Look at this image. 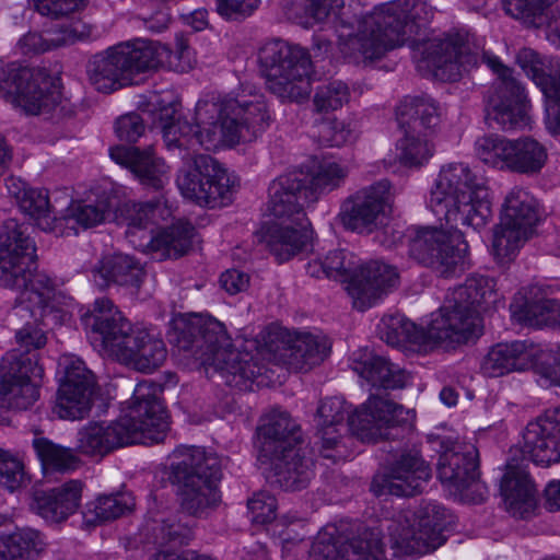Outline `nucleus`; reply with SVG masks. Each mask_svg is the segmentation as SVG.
<instances>
[{"instance_id": "f257e3e1", "label": "nucleus", "mask_w": 560, "mask_h": 560, "mask_svg": "<svg viewBox=\"0 0 560 560\" xmlns=\"http://www.w3.org/2000/svg\"><path fill=\"white\" fill-rule=\"evenodd\" d=\"M429 207L447 230L417 228L409 236V257L432 268L442 277L464 270L467 243L460 228H483L492 217L485 180L463 163H451L440 171L431 190Z\"/></svg>"}, {"instance_id": "f03ea898", "label": "nucleus", "mask_w": 560, "mask_h": 560, "mask_svg": "<svg viewBox=\"0 0 560 560\" xmlns=\"http://www.w3.org/2000/svg\"><path fill=\"white\" fill-rule=\"evenodd\" d=\"M418 62L428 68L435 77L447 81H457L463 73L469 72L479 61L485 62L498 77L486 94V119L503 130L523 128L528 124L527 100L524 88L512 75V69L493 55L471 47L459 34L433 37L425 40H411Z\"/></svg>"}, {"instance_id": "7ed1b4c3", "label": "nucleus", "mask_w": 560, "mask_h": 560, "mask_svg": "<svg viewBox=\"0 0 560 560\" xmlns=\"http://www.w3.org/2000/svg\"><path fill=\"white\" fill-rule=\"evenodd\" d=\"M495 300L493 279L472 276L447 294L444 304L432 315L427 328L396 314L382 318L378 332L381 339L389 346L409 342L425 351L443 343H466L481 335L480 310Z\"/></svg>"}, {"instance_id": "20e7f679", "label": "nucleus", "mask_w": 560, "mask_h": 560, "mask_svg": "<svg viewBox=\"0 0 560 560\" xmlns=\"http://www.w3.org/2000/svg\"><path fill=\"white\" fill-rule=\"evenodd\" d=\"M433 16L434 9L425 0H395L358 20L357 33L341 19L340 52L354 63L380 59L419 34Z\"/></svg>"}, {"instance_id": "39448f33", "label": "nucleus", "mask_w": 560, "mask_h": 560, "mask_svg": "<svg viewBox=\"0 0 560 560\" xmlns=\"http://www.w3.org/2000/svg\"><path fill=\"white\" fill-rule=\"evenodd\" d=\"M348 417L349 431L362 442L396 440L411 425L413 411L385 397L371 394L369 399L351 415L341 397H329L320 401L316 411L317 434L323 457L336 459L342 456L340 428Z\"/></svg>"}, {"instance_id": "423d86ee", "label": "nucleus", "mask_w": 560, "mask_h": 560, "mask_svg": "<svg viewBox=\"0 0 560 560\" xmlns=\"http://www.w3.org/2000/svg\"><path fill=\"white\" fill-rule=\"evenodd\" d=\"M160 387L139 383L127 412L118 420L103 425L90 423L78 432L77 451L84 455L104 456L129 444L162 442L168 430L165 408L158 397Z\"/></svg>"}, {"instance_id": "0eeeda50", "label": "nucleus", "mask_w": 560, "mask_h": 560, "mask_svg": "<svg viewBox=\"0 0 560 560\" xmlns=\"http://www.w3.org/2000/svg\"><path fill=\"white\" fill-rule=\"evenodd\" d=\"M196 126L186 120L165 125L161 130L168 150H178L182 166L176 184L182 195L199 206L217 208L226 206L232 200V186L228 170L215 158L191 152L196 144L203 147L199 137L201 130L195 110Z\"/></svg>"}, {"instance_id": "6e6552de", "label": "nucleus", "mask_w": 560, "mask_h": 560, "mask_svg": "<svg viewBox=\"0 0 560 560\" xmlns=\"http://www.w3.org/2000/svg\"><path fill=\"white\" fill-rule=\"evenodd\" d=\"M168 341L205 366H212L229 386L243 387L255 377V365L242 360L224 324L209 315H178L171 322Z\"/></svg>"}, {"instance_id": "1a4fd4ad", "label": "nucleus", "mask_w": 560, "mask_h": 560, "mask_svg": "<svg viewBox=\"0 0 560 560\" xmlns=\"http://www.w3.org/2000/svg\"><path fill=\"white\" fill-rule=\"evenodd\" d=\"M510 453L500 490L511 515L526 518L536 508V489L527 463L548 466L560 460V435L547 411L527 424L522 446L512 447Z\"/></svg>"}, {"instance_id": "9d476101", "label": "nucleus", "mask_w": 560, "mask_h": 560, "mask_svg": "<svg viewBox=\"0 0 560 560\" xmlns=\"http://www.w3.org/2000/svg\"><path fill=\"white\" fill-rule=\"evenodd\" d=\"M254 101L226 98L197 103L199 137L206 150L233 147L252 141L267 126L269 114L260 96Z\"/></svg>"}, {"instance_id": "9b49d317", "label": "nucleus", "mask_w": 560, "mask_h": 560, "mask_svg": "<svg viewBox=\"0 0 560 560\" xmlns=\"http://www.w3.org/2000/svg\"><path fill=\"white\" fill-rule=\"evenodd\" d=\"M170 480L179 486L180 508L192 516H201L218 506L222 478L219 457L199 447H180L173 452Z\"/></svg>"}, {"instance_id": "f8f14e48", "label": "nucleus", "mask_w": 560, "mask_h": 560, "mask_svg": "<svg viewBox=\"0 0 560 560\" xmlns=\"http://www.w3.org/2000/svg\"><path fill=\"white\" fill-rule=\"evenodd\" d=\"M326 278L347 282V291L353 306L363 312L376 304L399 284L395 267L381 261L358 265L352 255L342 249L329 252L323 259Z\"/></svg>"}, {"instance_id": "ddd939ff", "label": "nucleus", "mask_w": 560, "mask_h": 560, "mask_svg": "<svg viewBox=\"0 0 560 560\" xmlns=\"http://www.w3.org/2000/svg\"><path fill=\"white\" fill-rule=\"evenodd\" d=\"M259 62L272 94L283 102L302 103L308 98L312 61L305 49L273 39L260 48Z\"/></svg>"}, {"instance_id": "4468645a", "label": "nucleus", "mask_w": 560, "mask_h": 560, "mask_svg": "<svg viewBox=\"0 0 560 560\" xmlns=\"http://www.w3.org/2000/svg\"><path fill=\"white\" fill-rule=\"evenodd\" d=\"M349 174L347 166L336 162H323L313 173L302 171L280 175L269 186L271 208L276 214L296 213L303 220L305 203H314L337 188Z\"/></svg>"}, {"instance_id": "2eb2a0df", "label": "nucleus", "mask_w": 560, "mask_h": 560, "mask_svg": "<svg viewBox=\"0 0 560 560\" xmlns=\"http://www.w3.org/2000/svg\"><path fill=\"white\" fill-rule=\"evenodd\" d=\"M154 58L144 39L121 43L93 56L88 74L97 91L110 93L131 84L136 74L152 70Z\"/></svg>"}, {"instance_id": "dca6fc26", "label": "nucleus", "mask_w": 560, "mask_h": 560, "mask_svg": "<svg viewBox=\"0 0 560 560\" xmlns=\"http://www.w3.org/2000/svg\"><path fill=\"white\" fill-rule=\"evenodd\" d=\"M163 205L159 199L133 205V214L130 215L127 235L136 237L139 234V247L144 252L155 254L159 259L179 258L186 255L192 247L196 230L187 221H177L171 226L156 233L150 224L161 214Z\"/></svg>"}, {"instance_id": "f3484780", "label": "nucleus", "mask_w": 560, "mask_h": 560, "mask_svg": "<svg viewBox=\"0 0 560 560\" xmlns=\"http://www.w3.org/2000/svg\"><path fill=\"white\" fill-rule=\"evenodd\" d=\"M538 221L536 199L523 188H513L505 197L500 223L493 233L492 250L497 259L511 260Z\"/></svg>"}, {"instance_id": "a211bd4d", "label": "nucleus", "mask_w": 560, "mask_h": 560, "mask_svg": "<svg viewBox=\"0 0 560 560\" xmlns=\"http://www.w3.org/2000/svg\"><path fill=\"white\" fill-rule=\"evenodd\" d=\"M436 474L440 481L474 503L487 498V487L479 480L478 451L474 445L451 439L440 441Z\"/></svg>"}, {"instance_id": "6ab92c4d", "label": "nucleus", "mask_w": 560, "mask_h": 560, "mask_svg": "<svg viewBox=\"0 0 560 560\" xmlns=\"http://www.w3.org/2000/svg\"><path fill=\"white\" fill-rule=\"evenodd\" d=\"M445 510L433 505L428 508L415 528L406 514L399 513L387 521L386 529L394 557L423 556L441 547L446 538Z\"/></svg>"}, {"instance_id": "aec40b11", "label": "nucleus", "mask_w": 560, "mask_h": 560, "mask_svg": "<svg viewBox=\"0 0 560 560\" xmlns=\"http://www.w3.org/2000/svg\"><path fill=\"white\" fill-rule=\"evenodd\" d=\"M44 370L35 355L11 350L0 362V396L11 409L26 410L39 397V384Z\"/></svg>"}, {"instance_id": "412c9836", "label": "nucleus", "mask_w": 560, "mask_h": 560, "mask_svg": "<svg viewBox=\"0 0 560 560\" xmlns=\"http://www.w3.org/2000/svg\"><path fill=\"white\" fill-rule=\"evenodd\" d=\"M393 200L389 180H378L357 190L342 202L340 221L350 231L371 233L383 225L392 210Z\"/></svg>"}, {"instance_id": "4be33fe9", "label": "nucleus", "mask_w": 560, "mask_h": 560, "mask_svg": "<svg viewBox=\"0 0 560 560\" xmlns=\"http://www.w3.org/2000/svg\"><path fill=\"white\" fill-rule=\"evenodd\" d=\"M265 343L275 360L296 372H306L320 364L330 352L326 337L311 332H291L285 328H271Z\"/></svg>"}, {"instance_id": "5701e85b", "label": "nucleus", "mask_w": 560, "mask_h": 560, "mask_svg": "<svg viewBox=\"0 0 560 560\" xmlns=\"http://www.w3.org/2000/svg\"><path fill=\"white\" fill-rule=\"evenodd\" d=\"M63 370L52 413L60 419L78 420L92 408L95 377L85 363L74 355H65L59 362Z\"/></svg>"}, {"instance_id": "b1692460", "label": "nucleus", "mask_w": 560, "mask_h": 560, "mask_svg": "<svg viewBox=\"0 0 560 560\" xmlns=\"http://www.w3.org/2000/svg\"><path fill=\"white\" fill-rule=\"evenodd\" d=\"M35 258L36 246L26 229L14 219L7 220L0 230V285L26 287Z\"/></svg>"}, {"instance_id": "393cba45", "label": "nucleus", "mask_w": 560, "mask_h": 560, "mask_svg": "<svg viewBox=\"0 0 560 560\" xmlns=\"http://www.w3.org/2000/svg\"><path fill=\"white\" fill-rule=\"evenodd\" d=\"M431 478V468L419 451L405 450L382 475L373 478L371 488L376 495L413 497L423 491Z\"/></svg>"}, {"instance_id": "a878e982", "label": "nucleus", "mask_w": 560, "mask_h": 560, "mask_svg": "<svg viewBox=\"0 0 560 560\" xmlns=\"http://www.w3.org/2000/svg\"><path fill=\"white\" fill-rule=\"evenodd\" d=\"M83 323L101 341L108 355L116 360L130 355L126 346L137 329H133L132 324L109 299L95 300L92 308L84 314Z\"/></svg>"}, {"instance_id": "bb28decb", "label": "nucleus", "mask_w": 560, "mask_h": 560, "mask_svg": "<svg viewBox=\"0 0 560 560\" xmlns=\"http://www.w3.org/2000/svg\"><path fill=\"white\" fill-rule=\"evenodd\" d=\"M381 532L365 528L357 536L319 535L313 542L308 560H385Z\"/></svg>"}, {"instance_id": "cd10ccee", "label": "nucleus", "mask_w": 560, "mask_h": 560, "mask_svg": "<svg viewBox=\"0 0 560 560\" xmlns=\"http://www.w3.org/2000/svg\"><path fill=\"white\" fill-rule=\"evenodd\" d=\"M20 290V295L13 307L15 316L31 318L33 312H37L42 317L51 318L55 324L67 319L69 314L62 308L67 298L57 291L54 280L46 273H31L26 287H22Z\"/></svg>"}, {"instance_id": "c85d7f7f", "label": "nucleus", "mask_w": 560, "mask_h": 560, "mask_svg": "<svg viewBox=\"0 0 560 560\" xmlns=\"http://www.w3.org/2000/svg\"><path fill=\"white\" fill-rule=\"evenodd\" d=\"M300 425L287 411L273 409L257 428L258 459H273L284 451L302 446Z\"/></svg>"}, {"instance_id": "c756f323", "label": "nucleus", "mask_w": 560, "mask_h": 560, "mask_svg": "<svg viewBox=\"0 0 560 560\" xmlns=\"http://www.w3.org/2000/svg\"><path fill=\"white\" fill-rule=\"evenodd\" d=\"M271 196L267 203V210L271 215L279 220L270 224L264 235L265 243L269 252L278 261H287L294 255L302 252L310 242V231L307 230V219L303 211V220H298L296 213L276 214L271 208Z\"/></svg>"}, {"instance_id": "7c9ffc66", "label": "nucleus", "mask_w": 560, "mask_h": 560, "mask_svg": "<svg viewBox=\"0 0 560 560\" xmlns=\"http://www.w3.org/2000/svg\"><path fill=\"white\" fill-rule=\"evenodd\" d=\"M540 359L541 350L533 342L526 340L499 342L492 346L483 357L480 370L488 377H499L536 366Z\"/></svg>"}, {"instance_id": "2f4dec72", "label": "nucleus", "mask_w": 560, "mask_h": 560, "mask_svg": "<svg viewBox=\"0 0 560 560\" xmlns=\"http://www.w3.org/2000/svg\"><path fill=\"white\" fill-rule=\"evenodd\" d=\"M82 489V482L72 479L50 490H35L31 508L47 522L61 523L79 509Z\"/></svg>"}, {"instance_id": "473e14b6", "label": "nucleus", "mask_w": 560, "mask_h": 560, "mask_svg": "<svg viewBox=\"0 0 560 560\" xmlns=\"http://www.w3.org/2000/svg\"><path fill=\"white\" fill-rule=\"evenodd\" d=\"M91 272L95 285L102 290L119 285L138 291L145 278L143 266L133 257L124 254L103 257Z\"/></svg>"}, {"instance_id": "72a5a7b5", "label": "nucleus", "mask_w": 560, "mask_h": 560, "mask_svg": "<svg viewBox=\"0 0 560 560\" xmlns=\"http://www.w3.org/2000/svg\"><path fill=\"white\" fill-rule=\"evenodd\" d=\"M306 447H294L281 452L277 458L260 460L272 466V483L285 491H300L313 477V460L306 456Z\"/></svg>"}, {"instance_id": "f704fd0d", "label": "nucleus", "mask_w": 560, "mask_h": 560, "mask_svg": "<svg viewBox=\"0 0 560 560\" xmlns=\"http://www.w3.org/2000/svg\"><path fill=\"white\" fill-rule=\"evenodd\" d=\"M109 155L116 163L128 167L143 186L154 190L163 187L165 164L154 155L152 147L141 150L137 147L117 145L109 150Z\"/></svg>"}, {"instance_id": "c9c22d12", "label": "nucleus", "mask_w": 560, "mask_h": 560, "mask_svg": "<svg viewBox=\"0 0 560 560\" xmlns=\"http://www.w3.org/2000/svg\"><path fill=\"white\" fill-rule=\"evenodd\" d=\"M396 119L401 130L431 136L440 125V107L427 95L406 96L396 108Z\"/></svg>"}, {"instance_id": "e433bc0d", "label": "nucleus", "mask_w": 560, "mask_h": 560, "mask_svg": "<svg viewBox=\"0 0 560 560\" xmlns=\"http://www.w3.org/2000/svg\"><path fill=\"white\" fill-rule=\"evenodd\" d=\"M352 369L372 386L384 389L402 388L408 381L404 369L369 351L354 354Z\"/></svg>"}, {"instance_id": "4c0bfd02", "label": "nucleus", "mask_w": 560, "mask_h": 560, "mask_svg": "<svg viewBox=\"0 0 560 560\" xmlns=\"http://www.w3.org/2000/svg\"><path fill=\"white\" fill-rule=\"evenodd\" d=\"M19 105L34 115L48 114L55 110H58L61 115L66 108L62 104L59 85L40 69H34L33 78L24 88Z\"/></svg>"}, {"instance_id": "58836bf2", "label": "nucleus", "mask_w": 560, "mask_h": 560, "mask_svg": "<svg viewBox=\"0 0 560 560\" xmlns=\"http://www.w3.org/2000/svg\"><path fill=\"white\" fill-rule=\"evenodd\" d=\"M126 347L130 350V355L117 361L132 365L143 373H150L160 368L167 354L163 340L144 329H137Z\"/></svg>"}, {"instance_id": "ea45409f", "label": "nucleus", "mask_w": 560, "mask_h": 560, "mask_svg": "<svg viewBox=\"0 0 560 560\" xmlns=\"http://www.w3.org/2000/svg\"><path fill=\"white\" fill-rule=\"evenodd\" d=\"M32 444L46 475L69 472L75 470L81 464L73 448L56 444L46 438H35Z\"/></svg>"}, {"instance_id": "a19ab883", "label": "nucleus", "mask_w": 560, "mask_h": 560, "mask_svg": "<svg viewBox=\"0 0 560 560\" xmlns=\"http://www.w3.org/2000/svg\"><path fill=\"white\" fill-rule=\"evenodd\" d=\"M547 158V149L537 140L529 137L512 140L508 171L534 175L541 171Z\"/></svg>"}, {"instance_id": "79ce46f5", "label": "nucleus", "mask_w": 560, "mask_h": 560, "mask_svg": "<svg viewBox=\"0 0 560 560\" xmlns=\"http://www.w3.org/2000/svg\"><path fill=\"white\" fill-rule=\"evenodd\" d=\"M110 208V201L106 196H101L95 201H72L67 208L66 214L54 220L52 230L70 223L79 224L84 229L93 228L105 220V214L109 212Z\"/></svg>"}, {"instance_id": "37998d69", "label": "nucleus", "mask_w": 560, "mask_h": 560, "mask_svg": "<svg viewBox=\"0 0 560 560\" xmlns=\"http://www.w3.org/2000/svg\"><path fill=\"white\" fill-rule=\"evenodd\" d=\"M33 313L34 314L31 318H22L15 316L12 311L11 317L16 326L15 340L20 346L18 350H20L23 354L35 355L36 360L38 361L37 353L34 351L43 348L47 342V338L39 325L49 326L51 324H56L51 320V318L42 317L37 312Z\"/></svg>"}, {"instance_id": "c03bdc74", "label": "nucleus", "mask_w": 560, "mask_h": 560, "mask_svg": "<svg viewBox=\"0 0 560 560\" xmlns=\"http://www.w3.org/2000/svg\"><path fill=\"white\" fill-rule=\"evenodd\" d=\"M528 319L536 326H556L560 324V293L548 285L539 290V295L526 303Z\"/></svg>"}, {"instance_id": "a18cd8bd", "label": "nucleus", "mask_w": 560, "mask_h": 560, "mask_svg": "<svg viewBox=\"0 0 560 560\" xmlns=\"http://www.w3.org/2000/svg\"><path fill=\"white\" fill-rule=\"evenodd\" d=\"M42 550L37 532L28 528L0 535V559L16 560L32 558Z\"/></svg>"}, {"instance_id": "49530a36", "label": "nucleus", "mask_w": 560, "mask_h": 560, "mask_svg": "<svg viewBox=\"0 0 560 560\" xmlns=\"http://www.w3.org/2000/svg\"><path fill=\"white\" fill-rule=\"evenodd\" d=\"M133 506L135 500L130 493L103 494L88 504V511L84 515L89 523L107 522L124 516Z\"/></svg>"}, {"instance_id": "de8ad7c7", "label": "nucleus", "mask_w": 560, "mask_h": 560, "mask_svg": "<svg viewBox=\"0 0 560 560\" xmlns=\"http://www.w3.org/2000/svg\"><path fill=\"white\" fill-rule=\"evenodd\" d=\"M512 140L490 133L479 137L475 142V153L485 164L498 170H509Z\"/></svg>"}, {"instance_id": "09e8293b", "label": "nucleus", "mask_w": 560, "mask_h": 560, "mask_svg": "<svg viewBox=\"0 0 560 560\" xmlns=\"http://www.w3.org/2000/svg\"><path fill=\"white\" fill-rule=\"evenodd\" d=\"M404 137L397 142L398 159L401 164L409 167L421 166L433 155V145L430 136L421 132L402 130Z\"/></svg>"}, {"instance_id": "8fccbe9b", "label": "nucleus", "mask_w": 560, "mask_h": 560, "mask_svg": "<svg viewBox=\"0 0 560 560\" xmlns=\"http://www.w3.org/2000/svg\"><path fill=\"white\" fill-rule=\"evenodd\" d=\"M147 45H149L154 52L155 62L153 69L158 68L160 65L166 63L171 70L187 72L194 67L195 60L192 54L188 44L183 38L176 40L174 50L165 45L151 40H147Z\"/></svg>"}, {"instance_id": "3c124183", "label": "nucleus", "mask_w": 560, "mask_h": 560, "mask_svg": "<svg viewBox=\"0 0 560 560\" xmlns=\"http://www.w3.org/2000/svg\"><path fill=\"white\" fill-rule=\"evenodd\" d=\"M557 0H504L505 12L527 27H541L550 5Z\"/></svg>"}, {"instance_id": "603ef678", "label": "nucleus", "mask_w": 560, "mask_h": 560, "mask_svg": "<svg viewBox=\"0 0 560 560\" xmlns=\"http://www.w3.org/2000/svg\"><path fill=\"white\" fill-rule=\"evenodd\" d=\"M34 68L14 65L0 66V97L7 102L18 103L28 81L33 78Z\"/></svg>"}, {"instance_id": "864d4df0", "label": "nucleus", "mask_w": 560, "mask_h": 560, "mask_svg": "<svg viewBox=\"0 0 560 560\" xmlns=\"http://www.w3.org/2000/svg\"><path fill=\"white\" fill-rule=\"evenodd\" d=\"M34 68L14 65L0 66V97L7 102L18 103L28 81L33 78Z\"/></svg>"}, {"instance_id": "5fc2aeb1", "label": "nucleus", "mask_w": 560, "mask_h": 560, "mask_svg": "<svg viewBox=\"0 0 560 560\" xmlns=\"http://www.w3.org/2000/svg\"><path fill=\"white\" fill-rule=\"evenodd\" d=\"M151 530L153 534V544L160 547L167 545L172 548L180 547L187 545L192 537L190 527L172 518L154 520Z\"/></svg>"}, {"instance_id": "6e6d98bb", "label": "nucleus", "mask_w": 560, "mask_h": 560, "mask_svg": "<svg viewBox=\"0 0 560 560\" xmlns=\"http://www.w3.org/2000/svg\"><path fill=\"white\" fill-rule=\"evenodd\" d=\"M348 85L339 80L318 86L313 97L314 110L318 114L337 110L349 101Z\"/></svg>"}, {"instance_id": "4d7b16f0", "label": "nucleus", "mask_w": 560, "mask_h": 560, "mask_svg": "<svg viewBox=\"0 0 560 560\" xmlns=\"http://www.w3.org/2000/svg\"><path fill=\"white\" fill-rule=\"evenodd\" d=\"M0 479L11 492L23 487L28 481L23 459L18 454L1 447Z\"/></svg>"}, {"instance_id": "13d9d810", "label": "nucleus", "mask_w": 560, "mask_h": 560, "mask_svg": "<svg viewBox=\"0 0 560 560\" xmlns=\"http://www.w3.org/2000/svg\"><path fill=\"white\" fill-rule=\"evenodd\" d=\"M318 142L327 147H341L352 139L348 126L337 119H326L317 125Z\"/></svg>"}, {"instance_id": "bf43d9fd", "label": "nucleus", "mask_w": 560, "mask_h": 560, "mask_svg": "<svg viewBox=\"0 0 560 560\" xmlns=\"http://www.w3.org/2000/svg\"><path fill=\"white\" fill-rule=\"evenodd\" d=\"M516 61L540 90L547 84V81H550L551 75L546 72L545 61L535 50L530 48L521 49L516 56Z\"/></svg>"}, {"instance_id": "052dcab7", "label": "nucleus", "mask_w": 560, "mask_h": 560, "mask_svg": "<svg viewBox=\"0 0 560 560\" xmlns=\"http://www.w3.org/2000/svg\"><path fill=\"white\" fill-rule=\"evenodd\" d=\"M21 210L32 218L46 219L50 212L48 192L45 189L30 187L18 202Z\"/></svg>"}, {"instance_id": "680f3d73", "label": "nucleus", "mask_w": 560, "mask_h": 560, "mask_svg": "<svg viewBox=\"0 0 560 560\" xmlns=\"http://www.w3.org/2000/svg\"><path fill=\"white\" fill-rule=\"evenodd\" d=\"M247 508L254 523L267 524L276 518L277 500L270 493L258 492L248 500Z\"/></svg>"}, {"instance_id": "e2e57ef3", "label": "nucleus", "mask_w": 560, "mask_h": 560, "mask_svg": "<svg viewBox=\"0 0 560 560\" xmlns=\"http://www.w3.org/2000/svg\"><path fill=\"white\" fill-rule=\"evenodd\" d=\"M35 10L51 19L66 16L86 5V0H33Z\"/></svg>"}, {"instance_id": "0e129e2a", "label": "nucleus", "mask_w": 560, "mask_h": 560, "mask_svg": "<svg viewBox=\"0 0 560 560\" xmlns=\"http://www.w3.org/2000/svg\"><path fill=\"white\" fill-rule=\"evenodd\" d=\"M115 131L120 140L136 142L144 132V118L136 113L120 116L116 121Z\"/></svg>"}, {"instance_id": "69168bd1", "label": "nucleus", "mask_w": 560, "mask_h": 560, "mask_svg": "<svg viewBox=\"0 0 560 560\" xmlns=\"http://www.w3.org/2000/svg\"><path fill=\"white\" fill-rule=\"evenodd\" d=\"M178 107V101H158L153 109V125L162 130L165 125H172L180 120Z\"/></svg>"}, {"instance_id": "338daca9", "label": "nucleus", "mask_w": 560, "mask_h": 560, "mask_svg": "<svg viewBox=\"0 0 560 560\" xmlns=\"http://www.w3.org/2000/svg\"><path fill=\"white\" fill-rule=\"evenodd\" d=\"M259 0H218V12L229 19H237L253 13Z\"/></svg>"}, {"instance_id": "774afa93", "label": "nucleus", "mask_w": 560, "mask_h": 560, "mask_svg": "<svg viewBox=\"0 0 560 560\" xmlns=\"http://www.w3.org/2000/svg\"><path fill=\"white\" fill-rule=\"evenodd\" d=\"M546 13L544 15L546 21L541 23V27L547 28L549 40L560 48V4L557 1L553 2Z\"/></svg>"}]
</instances>
